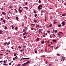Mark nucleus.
Here are the masks:
<instances>
[{"mask_svg":"<svg viewBox=\"0 0 66 66\" xmlns=\"http://www.w3.org/2000/svg\"><path fill=\"white\" fill-rule=\"evenodd\" d=\"M17 66H20V64H19L17 65Z\"/></svg>","mask_w":66,"mask_h":66,"instance_id":"49","label":"nucleus"},{"mask_svg":"<svg viewBox=\"0 0 66 66\" xmlns=\"http://www.w3.org/2000/svg\"><path fill=\"white\" fill-rule=\"evenodd\" d=\"M35 29V28H31V30H34V29Z\"/></svg>","mask_w":66,"mask_h":66,"instance_id":"21","label":"nucleus"},{"mask_svg":"<svg viewBox=\"0 0 66 66\" xmlns=\"http://www.w3.org/2000/svg\"><path fill=\"white\" fill-rule=\"evenodd\" d=\"M15 19H16V20H18L19 19V18H18V17H16V18Z\"/></svg>","mask_w":66,"mask_h":66,"instance_id":"19","label":"nucleus"},{"mask_svg":"<svg viewBox=\"0 0 66 66\" xmlns=\"http://www.w3.org/2000/svg\"><path fill=\"white\" fill-rule=\"evenodd\" d=\"M47 48L45 49V51L46 52V51H47Z\"/></svg>","mask_w":66,"mask_h":66,"instance_id":"44","label":"nucleus"},{"mask_svg":"<svg viewBox=\"0 0 66 66\" xmlns=\"http://www.w3.org/2000/svg\"><path fill=\"white\" fill-rule=\"evenodd\" d=\"M24 9H26V10H28V7H24Z\"/></svg>","mask_w":66,"mask_h":66,"instance_id":"12","label":"nucleus"},{"mask_svg":"<svg viewBox=\"0 0 66 66\" xmlns=\"http://www.w3.org/2000/svg\"><path fill=\"white\" fill-rule=\"evenodd\" d=\"M33 21L34 22H37V20L34 19V20Z\"/></svg>","mask_w":66,"mask_h":66,"instance_id":"10","label":"nucleus"},{"mask_svg":"<svg viewBox=\"0 0 66 66\" xmlns=\"http://www.w3.org/2000/svg\"><path fill=\"white\" fill-rule=\"evenodd\" d=\"M32 26H35V24H31V26H32Z\"/></svg>","mask_w":66,"mask_h":66,"instance_id":"36","label":"nucleus"},{"mask_svg":"<svg viewBox=\"0 0 66 66\" xmlns=\"http://www.w3.org/2000/svg\"><path fill=\"white\" fill-rule=\"evenodd\" d=\"M30 63V61H27V62H26V63H25L26 64V65H27V64L28 63Z\"/></svg>","mask_w":66,"mask_h":66,"instance_id":"8","label":"nucleus"},{"mask_svg":"<svg viewBox=\"0 0 66 66\" xmlns=\"http://www.w3.org/2000/svg\"><path fill=\"white\" fill-rule=\"evenodd\" d=\"M23 38H24V39H25V38H26V36H24L23 37Z\"/></svg>","mask_w":66,"mask_h":66,"instance_id":"37","label":"nucleus"},{"mask_svg":"<svg viewBox=\"0 0 66 66\" xmlns=\"http://www.w3.org/2000/svg\"><path fill=\"white\" fill-rule=\"evenodd\" d=\"M15 59H18V57H15Z\"/></svg>","mask_w":66,"mask_h":66,"instance_id":"60","label":"nucleus"},{"mask_svg":"<svg viewBox=\"0 0 66 66\" xmlns=\"http://www.w3.org/2000/svg\"><path fill=\"white\" fill-rule=\"evenodd\" d=\"M2 62H3V61H0V63H2Z\"/></svg>","mask_w":66,"mask_h":66,"instance_id":"62","label":"nucleus"},{"mask_svg":"<svg viewBox=\"0 0 66 66\" xmlns=\"http://www.w3.org/2000/svg\"><path fill=\"white\" fill-rule=\"evenodd\" d=\"M14 10H15V11L16 12V13H17V10H16V9H14Z\"/></svg>","mask_w":66,"mask_h":66,"instance_id":"28","label":"nucleus"},{"mask_svg":"<svg viewBox=\"0 0 66 66\" xmlns=\"http://www.w3.org/2000/svg\"><path fill=\"white\" fill-rule=\"evenodd\" d=\"M62 25L61 24L59 25L58 27H61V26Z\"/></svg>","mask_w":66,"mask_h":66,"instance_id":"25","label":"nucleus"},{"mask_svg":"<svg viewBox=\"0 0 66 66\" xmlns=\"http://www.w3.org/2000/svg\"><path fill=\"white\" fill-rule=\"evenodd\" d=\"M35 53H37V51H35Z\"/></svg>","mask_w":66,"mask_h":66,"instance_id":"33","label":"nucleus"},{"mask_svg":"<svg viewBox=\"0 0 66 66\" xmlns=\"http://www.w3.org/2000/svg\"><path fill=\"white\" fill-rule=\"evenodd\" d=\"M1 10H2V11H3V7L2 8Z\"/></svg>","mask_w":66,"mask_h":66,"instance_id":"48","label":"nucleus"},{"mask_svg":"<svg viewBox=\"0 0 66 66\" xmlns=\"http://www.w3.org/2000/svg\"><path fill=\"white\" fill-rule=\"evenodd\" d=\"M7 42H6L4 43L3 44V46H6V45H7Z\"/></svg>","mask_w":66,"mask_h":66,"instance_id":"3","label":"nucleus"},{"mask_svg":"<svg viewBox=\"0 0 66 66\" xmlns=\"http://www.w3.org/2000/svg\"><path fill=\"white\" fill-rule=\"evenodd\" d=\"M57 48H58V46H57V47H56L55 48V49H57Z\"/></svg>","mask_w":66,"mask_h":66,"instance_id":"43","label":"nucleus"},{"mask_svg":"<svg viewBox=\"0 0 66 66\" xmlns=\"http://www.w3.org/2000/svg\"><path fill=\"white\" fill-rule=\"evenodd\" d=\"M2 13L3 15H5V14H6V13L3 12H2Z\"/></svg>","mask_w":66,"mask_h":66,"instance_id":"5","label":"nucleus"},{"mask_svg":"<svg viewBox=\"0 0 66 66\" xmlns=\"http://www.w3.org/2000/svg\"><path fill=\"white\" fill-rule=\"evenodd\" d=\"M16 53H14V56H16Z\"/></svg>","mask_w":66,"mask_h":66,"instance_id":"34","label":"nucleus"},{"mask_svg":"<svg viewBox=\"0 0 66 66\" xmlns=\"http://www.w3.org/2000/svg\"><path fill=\"white\" fill-rule=\"evenodd\" d=\"M41 2V1L40 0H39L38 1V3H40Z\"/></svg>","mask_w":66,"mask_h":66,"instance_id":"30","label":"nucleus"},{"mask_svg":"<svg viewBox=\"0 0 66 66\" xmlns=\"http://www.w3.org/2000/svg\"><path fill=\"white\" fill-rule=\"evenodd\" d=\"M26 46H23V48H26Z\"/></svg>","mask_w":66,"mask_h":66,"instance_id":"64","label":"nucleus"},{"mask_svg":"<svg viewBox=\"0 0 66 66\" xmlns=\"http://www.w3.org/2000/svg\"><path fill=\"white\" fill-rule=\"evenodd\" d=\"M18 11L20 13H21V12H22V10H20V9H19Z\"/></svg>","mask_w":66,"mask_h":66,"instance_id":"4","label":"nucleus"},{"mask_svg":"<svg viewBox=\"0 0 66 66\" xmlns=\"http://www.w3.org/2000/svg\"><path fill=\"white\" fill-rule=\"evenodd\" d=\"M53 43H56V41L55 40H53Z\"/></svg>","mask_w":66,"mask_h":66,"instance_id":"9","label":"nucleus"},{"mask_svg":"<svg viewBox=\"0 0 66 66\" xmlns=\"http://www.w3.org/2000/svg\"><path fill=\"white\" fill-rule=\"evenodd\" d=\"M6 51L7 52H11V51H9L8 50H6Z\"/></svg>","mask_w":66,"mask_h":66,"instance_id":"18","label":"nucleus"},{"mask_svg":"<svg viewBox=\"0 0 66 66\" xmlns=\"http://www.w3.org/2000/svg\"><path fill=\"white\" fill-rule=\"evenodd\" d=\"M18 48H21V47H20V46H18Z\"/></svg>","mask_w":66,"mask_h":66,"instance_id":"57","label":"nucleus"},{"mask_svg":"<svg viewBox=\"0 0 66 66\" xmlns=\"http://www.w3.org/2000/svg\"><path fill=\"white\" fill-rule=\"evenodd\" d=\"M10 42H8L7 43V45H10Z\"/></svg>","mask_w":66,"mask_h":66,"instance_id":"14","label":"nucleus"},{"mask_svg":"<svg viewBox=\"0 0 66 66\" xmlns=\"http://www.w3.org/2000/svg\"><path fill=\"white\" fill-rule=\"evenodd\" d=\"M3 32V31H2V30L1 29V30H0V34H2Z\"/></svg>","mask_w":66,"mask_h":66,"instance_id":"6","label":"nucleus"},{"mask_svg":"<svg viewBox=\"0 0 66 66\" xmlns=\"http://www.w3.org/2000/svg\"><path fill=\"white\" fill-rule=\"evenodd\" d=\"M28 3H27V2H26V3L25 4V5H27V4Z\"/></svg>","mask_w":66,"mask_h":66,"instance_id":"40","label":"nucleus"},{"mask_svg":"<svg viewBox=\"0 0 66 66\" xmlns=\"http://www.w3.org/2000/svg\"><path fill=\"white\" fill-rule=\"evenodd\" d=\"M55 33H57V30H56L54 32Z\"/></svg>","mask_w":66,"mask_h":66,"instance_id":"50","label":"nucleus"},{"mask_svg":"<svg viewBox=\"0 0 66 66\" xmlns=\"http://www.w3.org/2000/svg\"><path fill=\"white\" fill-rule=\"evenodd\" d=\"M50 19H52L53 18V17H52L51 16L50 17Z\"/></svg>","mask_w":66,"mask_h":66,"instance_id":"26","label":"nucleus"},{"mask_svg":"<svg viewBox=\"0 0 66 66\" xmlns=\"http://www.w3.org/2000/svg\"><path fill=\"white\" fill-rule=\"evenodd\" d=\"M4 27H5V30H6V29H7V28L6 26H5Z\"/></svg>","mask_w":66,"mask_h":66,"instance_id":"15","label":"nucleus"},{"mask_svg":"<svg viewBox=\"0 0 66 66\" xmlns=\"http://www.w3.org/2000/svg\"><path fill=\"white\" fill-rule=\"evenodd\" d=\"M50 38H52V36L50 35Z\"/></svg>","mask_w":66,"mask_h":66,"instance_id":"51","label":"nucleus"},{"mask_svg":"<svg viewBox=\"0 0 66 66\" xmlns=\"http://www.w3.org/2000/svg\"><path fill=\"white\" fill-rule=\"evenodd\" d=\"M21 8V7H20L19 9V10H20Z\"/></svg>","mask_w":66,"mask_h":66,"instance_id":"58","label":"nucleus"},{"mask_svg":"<svg viewBox=\"0 0 66 66\" xmlns=\"http://www.w3.org/2000/svg\"><path fill=\"white\" fill-rule=\"evenodd\" d=\"M15 29L16 30H18V27H16L15 28Z\"/></svg>","mask_w":66,"mask_h":66,"instance_id":"13","label":"nucleus"},{"mask_svg":"<svg viewBox=\"0 0 66 66\" xmlns=\"http://www.w3.org/2000/svg\"><path fill=\"white\" fill-rule=\"evenodd\" d=\"M2 21L3 20V18H1V19Z\"/></svg>","mask_w":66,"mask_h":66,"instance_id":"59","label":"nucleus"},{"mask_svg":"<svg viewBox=\"0 0 66 66\" xmlns=\"http://www.w3.org/2000/svg\"><path fill=\"white\" fill-rule=\"evenodd\" d=\"M35 17H37V14H35Z\"/></svg>","mask_w":66,"mask_h":66,"instance_id":"20","label":"nucleus"},{"mask_svg":"<svg viewBox=\"0 0 66 66\" xmlns=\"http://www.w3.org/2000/svg\"><path fill=\"white\" fill-rule=\"evenodd\" d=\"M25 18H26V19H28V18H27V16H25Z\"/></svg>","mask_w":66,"mask_h":66,"instance_id":"54","label":"nucleus"},{"mask_svg":"<svg viewBox=\"0 0 66 66\" xmlns=\"http://www.w3.org/2000/svg\"><path fill=\"white\" fill-rule=\"evenodd\" d=\"M25 31H26V29H23V32H24Z\"/></svg>","mask_w":66,"mask_h":66,"instance_id":"41","label":"nucleus"},{"mask_svg":"<svg viewBox=\"0 0 66 66\" xmlns=\"http://www.w3.org/2000/svg\"><path fill=\"white\" fill-rule=\"evenodd\" d=\"M47 33H50V31H48L47 32Z\"/></svg>","mask_w":66,"mask_h":66,"instance_id":"53","label":"nucleus"},{"mask_svg":"<svg viewBox=\"0 0 66 66\" xmlns=\"http://www.w3.org/2000/svg\"><path fill=\"white\" fill-rule=\"evenodd\" d=\"M7 18H8V19H10V17H8Z\"/></svg>","mask_w":66,"mask_h":66,"instance_id":"55","label":"nucleus"},{"mask_svg":"<svg viewBox=\"0 0 66 66\" xmlns=\"http://www.w3.org/2000/svg\"><path fill=\"white\" fill-rule=\"evenodd\" d=\"M46 64H48V62H47V61H46Z\"/></svg>","mask_w":66,"mask_h":66,"instance_id":"61","label":"nucleus"},{"mask_svg":"<svg viewBox=\"0 0 66 66\" xmlns=\"http://www.w3.org/2000/svg\"><path fill=\"white\" fill-rule=\"evenodd\" d=\"M29 59V58H24L23 59Z\"/></svg>","mask_w":66,"mask_h":66,"instance_id":"29","label":"nucleus"},{"mask_svg":"<svg viewBox=\"0 0 66 66\" xmlns=\"http://www.w3.org/2000/svg\"><path fill=\"white\" fill-rule=\"evenodd\" d=\"M9 7L10 8H11V9H12V6H10Z\"/></svg>","mask_w":66,"mask_h":66,"instance_id":"56","label":"nucleus"},{"mask_svg":"<svg viewBox=\"0 0 66 66\" xmlns=\"http://www.w3.org/2000/svg\"><path fill=\"white\" fill-rule=\"evenodd\" d=\"M3 22L4 23H5V20H4L3 21Z\"/></svg>","mask_w":66,"mask_h":66,"instance_id":"31","label":"nucleus"},{"mask_svg":"<svg viewBox=\"0 0 66 66\" xmlns=\"http://www.w3.org/2000/svg\"><path fill=\"white\" fill-rule=\"evenodd\" d=\"M11 48H12V49H14V47L13 46H12L11 47Z\"/></svg>","mask_w":66,"mask_h":66,"instance_id":"35","label":"nucleus"},{"mask_svg":"<svg viewBox=\"0 0 66 66\" xmlns=\"http://www.w3.org/2000/svg\"><path fill=\"white\" fill-rule=\"evenodd\" d=\"M3 63L4 64H5L6 63V61H5V60H4L3 61Z\"/></svg>","mask_w":66,"mask_h":66,"instance_id":"27","label":"nucleus"},{"mask_svg":"<svg viewBox=\"0 0 66 66\" xmlns=\"http://www.w3.org/2000/svg\"><path fill=\"white\" fill-rule=\"evenodd\" d=\"M10 13H11V11H9L8 12V14H10Z\"/></svg>","mask_w":66,"mask_h":66,"instance_id":"42","label":"nucleus"},{"mask_svg":"<svg viewBox=\"0 0 66 66\" xmlns=\"http://www.w3.org/2000/svg\"><path fill=\"white\" fill-rule=\"evenodd\" d=\"M34 13L35 14H36V11H34Z\"/></svg>","mask_w":66,"mask_h":66,"instance_id":"38","label":"nucleus"},{"mask_svg":"<svg viewBox=\"0 0 66 66\" xmlns=\"http://www.w3.org/2000/svg\"><path fill=\"white\" fill-rule=\"evenodd\" d=\"M44 41H43L41 42V44H43L44 43Z\"/></svg>","mask_w":66,"mask_h":66,"instance_id":"32","label":"nucleus"},{"mask_svg":"<svg viewBox=\"0 0 66 66\" xmlns=\"http://www.w3.org/2000/svg\"><path fill=\"white\" fill-rule=\"evenodd\" d=\"M57 56H60L61 55H60V54H57Z\"/></svg>","mask_w":66,"mask_h":66,"instance_id":"22","label":"nucleus"},{"mask_svg":"<svg viewBox=\"0 0 66 66\" xmlns=\"http://www.w3.org/2000/svg\"><path fill=\"white\" fill-rule=\"evenodd\" d=\"M43 7V6L42 5H39L37 7V9L38 10H42V7Z\"/></svg>","mask_w":66,"mask_h":66,"instance_id":"1","label":"nucleus"},{"mask_svg":"<svg viewBox=\"0 0 66 66\" xmlns=\"http://www.w3.org/2000/svg\"><path fill=\"white\" fill-rule=\"evenodd\" d=\"M30 35H28L27 36V37H29V36H30Z\"/></svg>","mask_w":66,"mask_h":66,"instance_id":"63","label":"nucleus"},{"mask_svg":"<svg viewBox=\"0 0 66 66\" xmlns=\"http://www.w3.org/2000/svg\"><path fill=\"white\" fill-rule=\"evenodd\" d=\"M11 27H12V29H14V26H13V25H12L11 26Z\"/></svg>","mask_w":66,"mask_h":66,"instance_id":"23","label":"nucleus"},{"mask_svg":"<svg viewBox=\"0 0 66 66\" xmlns=\"http://www.w3.org/2000/svg\"><path fill=\"white\" fill-rule=\"evenodd\" d=\"M11 65V63H10L9 64V65Z\"/></svg>","mask_w":66,"mask_h":66,"instance_id":"52","label":"nucleus"},{"mask_svg":"<svg viewBox=\"0 0 66 66\" xmlns=\"http://www.w3.org/2000/svg\"><path fill=\"white\" fill-rule=\"evenodd\" d=\"M63 4H64V5H66V3H63Z\"/></svg>","mask_w":66,"mask_h":66,"instance_id":"46","label":"nucleus"},{"mask_svg":"<svg viewBox=\"0 0 66 66\" xmlns=\"http://www.w3.org/2000/svg\"><path fill=\"white\" fill-rule=\"evenodd\" d=\"M61 24H62L63 26H65V24H66V23H65V21H63L62 22Z\"/></svg>","mask_w":66,"mask_h":66,"instance_id":"2","label":"nucleus"},{"mask_svg":"<svg viewBox=\"0 0 66 66\" xmlns=\"http://www.w3.org/2000/svg\"><path fill=\"white\" fill-rule=\"evenodd\" d=\"M39 39H40V38H38L36 39V40L37 42H39Z\"/></svg>","mask_w":66,"mask_h":66,"instance_id":"7","label":"nucleus"},{"mask_svg":"<svg viewBox=\"0 0 66 66\" xmlns=\"http://www.w3.org/2000/svg\"><path fill=\"white\" fill-rule=\"evenodd\" d=\"M59 33H61V34H63V32H59Z\"/></svg>","mask_w":66,"mask_h":66,"instance_id":"39","label":"nucleus"},{"mask_svg":"<svg viewBox=\"0 0 66 66\" xmlns=\"http://www.w3.org/2000/svg\"><path fill=\"white\" fill-rule=\"evenodd\" d=\"M36 27H40V26H39V25L38 24V25H37L36 26Z\"/></svg>","mask_w":66,"mask_h":66,"instance_id":"24","label":"nucleus"},{"mask_svg":"<svg viewBox=\"0 0 66 66\" xmlns=\"http://www.w3.org/2000/svg\"><path fill=\"white\" fill-rule=\"evenodd\" d=\"M52 24H50L48 26V28H50V27H51V26H52Z\"/></svg>","mask_w":66,"mask_h":66,"instance_id":"17","label":"nucleus"},{"mask_svg":"<svg viewBox=\"0 0 66 66\" xmlns=\"http://www.w3.org/2000/svg\"><path fill=\"white\" fill-rule=\"evenodd\" d=\"M25 34H25V33H24L23 34V36H24Z\"/></svg>","mask_w":66,"mask_h":66,"instance_id":"45","label":"nucleus"},{"mask_svg":"<svg viewBox=\"0 0 66 66\" xmlns=\"http://www.w3.org/2000/svg\"><path fill=\"white\" fill-rule=\"evenodd\" d=\"M3 66H7V64H3Z\"/></svg>","mask_w":66,"mask_h":66,"instance_id":"16","label":"nucleus"},{"mask_svg":"<svg viewBox=\"0 0 66 66\" xmlns=\"http://www.w3.org/2000/svg\"><path fill=\"white\" fill-rule=\"evenodd\" d=\"M62 16H65V15L64 14H63L62 15Z\"/></svg>","mask_w":66,"mask_h":66,"instance_id":"47","label":"nucleus"},{"mask_svg":"<svg viewBox=\"0 0 66 66\" xmlns=\"http://www.w3.org/2000/svg\"><path fill=\"white\" fill-rule=\"evenodd\" d=\"M26 63H23V64H22V66H26Z\"/></svg>","mask_w":66,"mask_h":66,"instance_id":"11","label":"nucleus"}]
</instances>
